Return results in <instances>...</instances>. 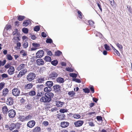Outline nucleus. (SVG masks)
I'll return each mask as SVG.
<instances>
[{
  "label": "nucleus",
  "mask_w": 132,
  "mask_h": 132,
  "mask_svg": "<svg viewBox=\"0 0 132 132\" xmlns=\"http://www.w3.org/2000/svg\"><path fill=\"white\" fill-rule=\"evenodd\" d=\"M54 96V94L52 92H47L45 94L44 96H42L39 101L41 102L49 103L51 101Z\"/></svg>",
  "instance_id": "nucleus-1"
},
{
  "label": "nucleus",
  "mask_w": 132,
  "mask_h": 132,
  "mask_svg": "<svg viewBox=\"0 0 132 132\" xmlns=\"http://www.w3.org/2000/svg\"><path fill=\"white\" fill-rule=\"evenodd\" d=\"M35 73L32 72L29 73L27 76V79L29 82H31L34 80L36 77Z\"/></svg>",
  "instance_id": "nucleus-2"
},
{
  "label": "nucleus",
  "mask_w": 132,
  "mask_h": 132,
  "mask_svg": "<svg viewBox=\"0 0 132 132\" xmlns=\"http://www.w3.org/2000/svg\"><path fill=\"white\" fill-rule=\"evenodd\" d=\"M20 90L18 88H14L12 90L13 95L15 96H19L20 93Z\"/></svg>",
  "instance_id": "nucleus-3"
},
{
  "label": "nucleus",
  "mask_w": 132,
  "mask_h": 132,
  "mask_svg": "<svg viewBox=\"0 0 132 132\" xmlns=\"http://www.w3.org/2000/svg\"><path fill=\"white\" fill-rule=\"evenodd\" d=\"M8 112L9 116L10 118H13L16 115L15 111L13 109L10 110Z\"/></svg>",
  "instance_id": "nucleus-4"
},
{
  "label": "nucleus",
  "mask_w": 132,
  "mask_h": 132,
  "mask_svg": "<svg viewBox=\"0 0 132 132\" xmlns=\"http://www.w3.org/2000/svg\"><path fill=\"white\" fill-rule=\"evenodd\" d=\"M53 90L55 92H59L61 91V87L60 85H56L53 86Z\"/></svg>",
  "instance_id": "nucleus-5"
},
{
  "label": "nucleus",
  "mask_w": 132,
  "mask_h": 132,
  "mask_svg": "<svg viewBox=\"0 0 132 132\" xmlns=\"http://www.w3.org/2000/svg\"><path fill=\"white\" fill-rule=\"evenodd\" d=\"M35 121L33 120H30L28 122L27 126L30 128H32L35 126Z\"/></svg>",
  "instance_id": "nucleus-6"
},
{
  "label": "nucleus",
  "mask_w": 132,
  "mask_h": 132,
  "mask_svg": "<svg viewBox=\"0 0 132 132\" xmlns=\"http://www.w3.org/2000/svg\"><path fill=\"white\" fill-rule=\"evenodd\" d=\"M44 52L42 50H39L36 53V57L37 58L42 57L44 55Z\"/></svg>",
  "instance_id": "nucleus-7"
},
{
  "label": "nucleus",
  "mask_w": 132,
  "mask_h": 132,
  "mask_svg": "<svg viewBox=\"0 0 132 132\" xmlns=\"http://www.w3.org/2000/svg\"><path fill=\"white\" fill-rule=\"evenodd\" d=\"M33 85L32 83H30L25 85L24 86V89L26 90H29L31 89Z\"/></svg>",
  "instance_id": "nucleus-8"
},
{
  "label": "nucleus",
  "mask_w": 132,
  "mask_h": 132,
  "mask_svg": "<svg viewBox=\"0 0 132 132\" xmlns=\"http://www.w3.org/2000/svg\"><path fill=\"white\" fill-rule=\"evenodd\" d=\"M69 125V123L67 121H63L61 122L60 125L61 127L63 128L68 127Z\"/></svg>",
  "instance_id": "nucleus-9"
},
{
  "label": "nucleus",
  "mask_w": 132,
  "mask_h": 132,
  "mask_svg": "<svg viewBox=\"0 0 132 132\" xmlns=\"http://www.w3.org/2000/svg\"><path fill=\"white\" fill-rule=\"evenodd\" d=\"M45 81V77L42 76L41 77H38L36 80V82L39 83H43Z\"/></svg>",
  "instance_id": "nucleus-10"
},
{
  "label": "nucleus",
  "mask_w": 132,
  "mask_h": 132,
  "mask_svg": "<svg viewBox=\"0 0 132 132\" xmlns=\"http://www.w3.org/2000/svg\"><path fill=\"white\" fill-rule=\"evenodd\" d=\"M84 123L82 120H79L74 122V125L76 127H79L81 126Z\"/></svg>",
  "instance_id": "nucleus-11"
},
{
  "label": "nucleus",
  "mask_w": 132,
  "mask_h": 132,
  "mask_svg": "<svg viewBox=\"0 0 132 132\" xmlns=\"http://www.w3.org/2000/svg\"><path fill=\"white\" fill-rule=\"evenodd\" d=\"M37 64L39 65H44V61L41 59H37L36 61Z\"/></svg>",
  "instance_id": "nucleus-12"
},
{
  "label": "nucleus",
  "mask_w": 132,
  "mask_h": 132,
  "mask_svg": "<svg viewBox=\"0 0 132 132\" xmlns=\"http://www.w3.org/2000/svg\"><path fill=\"white\" fill-rule=\"evenodd\" d=\"M13 103V99L11 97H10L8 98L6 101V103L9 105H12Z\"/></svg>",
  "instance_id": "nucleus-13"
},
{
  "label": "nucleus",
  "mask_w": 132,
  "mask_h": 132,
  "mask_svg": "<svg viewBox=\"0 0 132 132\" xmlns=\"http://www.w3.org/2000/svg\"><path fill=\"white\" fill-rule=\"evenodd\" d=\"M14 67L13 66H11L8 71L9 74L10 75L13 74L14 73Z\"/></svg>",
  "instance_id": "nucleus-14"
},
{
  "label": "nucleus",
  "mask_w": 132,
  "mask_h": 132,
  "mask_svg": "<svg viewBox=\"0 0 132 132\" xmlns=\"http://www.w3.org/2000/svg\"><path fill=\"white\" fill-rule=\"evenodd\" d=\"M57 117L60 120H63L65 118V116L64 114L59 113L57 114Z\"/></svg>",
  "instance_id": "nucleus-15"
},
{
  "label": "nucleus",
  "mask_w": 132,
  "mask_h": 132,
  "mask_svg": "<svg viewBox=\"0 0 132 132\" xmlns=\"http://www.w3.org/2000/svg\"><path fill=\"white\" fill-rule=\"evenodd\" d=\"M57 76V74L55 72H52L49 75V78L52 79H55Z\"/></svg>",
  "instance_id": "nucleus-16"
},
{
  "label": "nucleus",
  "mask_w": 132,
  "mask_h": 132,
  "mask_svg": "<svg viewBox=\"0 0 132 132\" xmlns=\"http://www.w3.org/2000/svg\"><path fill=\"white\" fill-rule=\"evenodd\" d=\"M56 105L57 107H62L64 104V103L60 101H56Z\"/></svg>",
  "instance_id": "nucleus-17"
},
{
  "label": "nucleus",
  "mask_w": 132,
  "mask_h": 132,
  "mask_svg": "<svg viewBox=\"0 0 132 132\" xmlns=\"http://www.w3.org/2000/svg\"><path fill=\"white\" fill-rule=\"evenodd\" d=\"M46 85L49 87V88H51L53 84V82L51 81H48L46 82L45 83Z\"/></svg>",
  "instance_id": "nucleus-18"
},
{
  "label": "nucleus",
  "mask_w": 132,
  "mask_h": 132,
  "mask_svg": "<svg viewBox=\"0 0 132 132\" xmlns=\"http://www.w3.org/2000/svg\"><path fill=\"white\" fill-rule=\"evenodd\" d=\"M36 92L35 90H31L28 93L29 96H33L36 95Z\"/></svg>",
  "instance_id": "nucleus-19"
},
{
  "label": "nucleus",
  "mask_w": 132,
  "mask_h": 132,
  "mask_svg": "<svg viewBox=\"0 0 132 132\" xmlns=\"http://www.w3.org/2000/svg\"><path fill=\"white\" fill-rule=\"evenodd\" d=\"M2 111L4 114H6L7 113L8 111V109L7 107L6 106H3L2 107Z\"/></svg>",
  "instance_id": "nucleus-20"
},
{
  "label": "nucleus",
  "mask_w": 132,
  "mask_h": 132,
  "mask_svg": "<svg viewBox=\"0 0 132 132\" xmlns=\"http://www.w3.org/2000/svg\"><path fill=\"white\" fill-rule=\"evenodd\" d=\"M9 90L7 88H4L3 91V95L4 96H6L8 94Z\"/></svg>",
  "instance_id": "nucleus-21"
},
{
  "label": "nucleus",
  "mask_w": 132,
  "mask_h": 132,
  "mask_svg": "<svg viewBox=\"0 0 132 132\" xmlns=\"http://www.w3.org/2000/svg\"><path fill=\"white\" fill-rule=\"evenodd\" d=\"M57 82L59 83H63L64 82V79L61 77H59L56 79Z\"/></svg>",
  "instance_id": "nucleus-22"
},
{
  "label": "nucleus",
  "mask_w": 132,
  "mask_h": 132,
  "mask_svg": "<svg viewBox=\"0 0 132 132\" xmlns=\"http://www.w3.org/2000/svg\"><path fill=\"white\" fill-rule=\"evenodd\" d=\"M25 66V64H21L17 67V70L18 71H19L21 70L24 68Z\"/></svg>",
  "instance_id": "nucleus-23"
},
{
  "label": "nucleus",
  "mask_w": 132,
  "mask_h": 132,
  "mask_svg": "<svg viewBox=\"0 0 132 132\" xmlns=\"http://www.w3.org/2000/svg\"><path fill=\"white\" fill-rule=\"evenodd\" d=\"M43 95V91L38 90L37 95V96L41 97Z\"/></svg>",
  "instance_id": "nucleus-24"
},
{
  "label": "nucleus",
  "mask_w": 132,
  "mask_h": 132,
  "mask_svg": "<svg viewBox=\"0 0 132 132\" xmlns=\"http://www.w3.org/2000/svg\"><path fill=\"white\" fill-rule=\"evenodd\" d=\"M40 128L37 126L33 129L32 132H40Z\"/></svg>",
  "instance_id": "nucleus-25"
},
{
  "label": "nucleus",
  "mask_w": 132,
  "mask_h": 132,
  "mask_svg": "<svg viewBox=\"0 0 132 132\" xmlns=\"http://www.w3.org/2000/svg\"><path fill=\"white\" fill-rule=\"evenodd\" d=\"M30 22V21L28 20H27L24 21L23 23V26L25 27L27 26L29 24Z\"/></svg>",
  "instance_id": "nucleus-26"
},
{
  "label": "nucleus",
  "mask_w": 132,
  "mask_h": 132,
  "mask_svg": "<svg viewBox=\"0 0 132 132\" xmlns=\"http://www.w3.org/2000/svg\"><path fill=\"white\" fill-rule=\"evenodd\" d=\"M44 87V85L43 84L38 85L37 86V88H38V90H40L42 91L43 90Z\"/></svg>",
  "instance_id": "nucleus-27"
},
{
  "label": "nucleus",
  "mask_w": 132,
  "mask_h": 132,
  "mask_svg": "<svg viewBox=\"0 0 132 132\" xmlns=\"http://www.w3.org/2000/svg\"><path fill=\"white\" fill-rule=\"evenodd\" d=\"M78 10V17L80 20H81L82 18V14L80 11L79 10Z\"/></svg>",
  "instance_id": "nucleus-28"
},
{
  "label": "nucleus",
  "mask_w": 132,
  "mask_h": 132,
  "mask_svg": "<svg viewBox=\"0 0 132 132\" xmlns=\"http://www.w3.org/2000/svg\"><path fill=\"white\" fill-rule=\"evenodd\" d=\"M9 127L10 130L11 131H12L14 129L15 127V124L13 123H12L10 125Z\"/></svg>",
  "instance_id": "nucleus-29"
},
{
  "label": "nucleus",
  "mask_w": 132,
  "mask_h": 132,
  "mask_svg": "<svg viewBox=\"0 0 132 132\" xmlns=\"http://www.w3.org/2000/svg\"><path fill=\"white\" fill-rule=\"evenodd\" d=\"M68 94L70 97H73L75 95V93L73 91H70L68 92Z\"/></svg>",
  "instance_id": "nucleus-30"
},
{
  "label": "nucleus",
  "mask_w": 132,
  "mask_h": 132,
  "mask_svg": "<svg viewBox=\"0 0 132 132\" xmlns=\"http://www.w3.org/2000/svg\"><path fill=\"white\" fill-rule=\"evenodd\" d=\"M44 60L47 62H51V58L48 56H46L44 57Z\"/></svg>",
  "instance_id": "nucleus-31"
},
{
  "label": "nucleus",
  "mask_w": 132,
  "mask_h": 132,
  "mask_svg": "<svg viewBox=\"0 0 132 132\" xmlns=\"http://www.w3.org/2000/svg\"><path fill=\"white\" fill-rule=\"evenodd\" d=\"M116 45L119 48L120 50H122L123 48V46L120 44H119L118 43L116 44Z\"/></svg>",
  "instance_id": "nucleus-32"
},
{
  "label": "nucleus",
  "mask_w": 132,
  "mask_h": 132,
  "mask_svg": "<svg viewBox=\"0 0 132 132\" xmlns=\"http://www.w3.org/2000/svg\"><path fill=\"white\" fill-rule=\"evenodd\" d=\"M51 88H49V87H46L44 89V91L45 92H50L51 91Z\"/></svg>",
  "instance_id": "nucleus-33"
},
{
  "label": "nucleus",
  "mask_w": 132,
  "mask_h": 132,
  "mask_svg": "<svg viewBox=\"0 0 132 132\" xmlns=\"http://www.w3.org/2000/svg\"><path fill=\"white\" fill-rule=\"evenodd\" d=\"M18 19L19 21L22 20L25 18V16H23L19 15L18 16Z\"/></svg>",
  "instance_id": "nucleus-34"
},
{
  "label": "nucleus",
  "mask_w": 132,
  "mask_h": 132,
  "mask_svg": "<svg viewBox=\"0 0 132 132\" xmlns=\"http://www.w3.org/2000/svg\"><path fill=\"white\" fill-rule=\"evenodd\" d=\"M22 30L23 33L25 34H27L28 33L29 30L27 28H24L22 29Z\"/></svg>",
  "instance_id": "nucleus-35"
},
{
  "label": "nucleus",
  "mask_w": 132,
  "mask_h": 132,
  "mask_svg": "<svg viewBox=\"0 0 132 132\" xmlns=\"http://www.w3.org/2000/svg\"><path fill=\"white\" fill-rule=\"evenodd\" d=\"M21 46V44L20 42L17 43L16 44V46H15L16 50H19Z\"/></svg>",
  "instance_id": "nucleus-36"
},
{
  "label": "nucleus",
  "mask_w": 132,
  "mask_h": 132,
  "mask_svg": "<svg viewBox=\"0 0 132 132\" xmlns=\"http://www.w3.org/2000/svg\"><path fill=\"white\" fill-rule=\"evenodd\" d=\"M58 63V62L56 60H54L51 62V64L54 66H56Z\"/></svg>",
  "instance_id": "nucleus-37"
},
{
  "label": "nucleus",
  "mask_w": 132,
  "mask_h": 132,
  "mask_svg": "<svg viewBox=\"0 0 132 132\" xmlns=\"http://www.w3.org/2000/svg\"><path fill=\"white\" fill-rule=\"evenodd\" d=\"M20 53L23 56H26L27 55V52L23 50H22L20 51Z\"/></svg>",
  "instance_id": "nucleus-38"
},
{
  "label": "nucleus",
  "mask_w": 132,
  "mask_h": 132,
  "mask_svg": "<svg viewBox=\"0 0 132 132\" xmlns=\"http://www.w3.org/2000/svg\"><path fill=\"white\" fill-rule=\"evenodd\" d=\"M20 120L22 122L26 121V117L23 116H20L19 117Z\"/></svg>",
  "instance_id": "nucleus-39"
},
{
  "label": "nucleus",
  "mask_w": 132,
  "mask_h": 132,
  "mask_svg": "<svg viewBox=\"0 0 132 132\" xmlns=\"http://www.w3.org/2000/svg\"><path fill=\"white\" fill-rule=\"evenodd\" d=\"M70 76L73 78H76L77 76V75L75 73H70L69 74Z\"/></svg>",
  "instance_id": "nucleus-40"
},
{
  "label": "nucleus",
  "mask_w": 132,
  "mask_h": 132,
  "mask_svg": "<svg viewBox=\"0 0 132 132\" xmlns=\"http://www.w3.org/2000/svg\"><path fill=\"white\" fill-rule=\"evenodd\" d=\"M112 48L113 50L114 51L116 54L118 55L119 56L120 55V53L113 46H112Z\"/></svg>",
  "instance_id": "nucleus-41"
},
{
  "label": "nucleus",
  "mask_w": 132,
  "mask_h": 132,
  "mask_svg": "<svg viewBox=\"0 0 132 132\" xmlns=\"http://www.w3.org/2000/svg\"><path fill=\"white\" fill-rule=\"evenodd\" d=\"M66 70L69 72H73V69L71 68L68 67L66 68L65 69Z\"/></svg>",
  "instance_id": "nucleus-42"
},
{
  "label": "nucleus",
  "mask_w": 132,
  "mask_h": 132,
  "mask_svg": "<svg viewBox=\"0 0 132 132\" xmlns=\"http://www.w3.org/2000/svg\"><path fill=\"white\" fill-rule=\"evenodd\" d=\"M28 43L26 41H25L23 45V46L24 48H26L28 46Z\"/></svg>",
  "instance_id": "nucleus-43"
},
{
  "label": "nucleus",
  "mask_w": 132,
  "mask_h": 132,
  "mask_svg": "<svg viewBox=\"0 0 132 132\" xmlns=\"http://www.w3.org/2000/svg\"><path fill=\"white\" fill-rule=\"evenodd\" d=\"M62 54L61 52L59 51H57L55 53V55L56 56H59Z\"/></svg>",
  "instance_id": "nucleus-44"
},
{
  "label": "nucleus",
  "mask_w": 132,
  "mask_h": 132,
  "mask_svg": "<svg viewBox=\"0 0 132 132\" xmlns=\"http://www.w3.org/2000/svg\"><path fill=\"white\" fill-rule=\"evenodd\" d=\"M40 29V27L38 26H35L34 29V30L36 31H39Z\"/></svg>",
  "instance_id": "nucleus-45"
},
{
  "label": "nucleus",
  "mask_w": 132,
  "mask_h": 132,
  "mask_svg": "<svg viewBox=\"0 0 132 132\" xmlns=\"http://www.w3.org/2000/svg\"><path fill=\"white\" fill-rule=\"evenodd\" d=\"M26 117V121H27L30 120L32 118V116L31 115H29Z\"/></svg>",
  "instance_id": "nucleus-46"
},
{
  "label": "nucleus",
  "mask_w": 132,
  "mask_h": 132,
  "mask_svg": "<svg viewBox=\"0 0 132 132\" xmlns=\"http://www.w3.org/2000/svg\"><path fill=\"white\" fill-rule=\"evenodd\" d=\"M7 59L9 60H12L13 59V57L10 54L7 55Z\"/></svg>",
  "instance_id": "nucleus-47"
},
{
  "label": "nucleus",
  "mask_w": 132,
  "mask_h": 132,
  "mask_svg": "<svg viewBox=\"0 0 132 132\" xmlns=\"http://www.w3.org/2000/svg\"><path fill=\"white\" fill-rule=\"evenodd\" d=\"M83 90L84 91V92L86 93H89L90 92V90L89 89L87 88H83Z\"/></svg>",
  "instance_id": "nucleus-48"
},
{
  "label": "nucleus",
  "mask_w": 132,
  "mask_h": 132,
  "mask_svg": "<svg viewBox=\"0 0 132 132\" xmlns=\"http://www.w3.org/2000/svg\"><path fill=\"white\" fill-rule=\"evenodd\" d=\"M104 48L106 50H110V48L109 46L107 44H105L104 45Z\"/></svg>",
  "instance_id": "nucleus-49"
},
{
  "label": "nucleus",
  "mask_w": 132,
  "mask_h": 132,
  "mask_svg": "<svg viewBox=\"0 0 132 132\" xmlns=\"http://www.w3.org/2000/svg\"><path fill=\"white\" fill-rule=\"evenodd\" d=\"M21 124L19 123H17L15 124V128L17 129H19L20 127Z\"/></svg>",
  "instance_id": "nucleus-50"
},
{
  "label": "nucleus",
  "mask_w": 132,
  "mask_h": 132,
  "mask_svg": "<svg viewBox=\"0 0 132 132\" xmlns=\"http://www.w3.org/2000/svg\"><path fill=\"white\" fill-rule=\"evenodd\" d=\"M46 42L47 43L51 44L53 42V41L51 38H48L46 40Z\"/></svg>",
  "instance_id": "nucleus-51"
},
{
  "label": "nucleus",
  "mask_w": 132,
  "mask_h": 132,
  "mask_svg": "<svg viewBox=\"0 0 132 132\" xmlns=\"http://www.w3.org/2000/svg\"><path fill=\"white\" fill-rule=\"evenodd\" d=\"M23 75H24V74H23V73L21 71L19 72V74L18 75L17 77L18 78H20L22 77Z\"/></svg>",
  "instance_id": "nucleus-52"
},
{
  "label": "nucleus",
  "mask_w": 132,
  "mask_h": 132,
  "mask_svg": "<svg viewBox=\"0 0 132 132\" xmlns=\"http://www.w3.org/2000/svg\"><path fill=\"white\" fill-rule=\"evenodd\" d=\"M68 111V110L67 109H61L59 111L62 113H64L65 112H67Z\"/></svg>",
  "instance_id": "nucleus-53"
},
{
  "label": "nucleus",
  "mask_w": 132,
  "mask_h": 132,
  "mask_svg": "<svg viewBox=\"0 0 132 132\" xmlns=\"http://www.w3.org/2000/svg\"><path fill=\"white\" fill-rule=\"evenodd\" d=\"M5 85V84L3 82H1L0 83V91L3 88Z\"/></svg>",
  "instance_id": "nucleus-54"
},
{
  "label": "nucleus",
  "mask_w": 132,
  "mask_h": 132,
  "mask_svg": "<svg viewBox=\"0 0 132 132\" xmlns=\"http://www.w3.org/2000/svg\"><path fill=\"white\" fill-rule=\"evenodd\" d=\"M6 61L5 60H4L3 62L0 60V66H1V65H4L5 64Z\"/></svg>",
  "instance_id": "nucleus-55"
},
{
  "label": "nucleus",
  "mask_w": 132,
  "mask_h": 132,
  "mask_svg": "<svg viewBox=\"0 0 132 132\" xmlns=\"http://www.w3.org/2000/svg\"><path fill=\"white\" fill-rule=\"evenodd\" d=\"M96 119L98 121H102V118L101 116H97Z\"/></svg>",
  "instance_id": "nucleus-56"
},
{
  "label": "nucleus",
  "mask_w": 132,
  "mask_h": 132,
  "mask_svg": "<svg viewBox=\"0 0 132 132\" xmlns=\"http://www.w3.org/2000/svg\"><path fill=\"white\" fill-rule=\"evenodd\" d=\"M42 124L45 126H47L48 125L49 123L47 121H44L43 122Z\"/></svg>",
  "instance_id": "nucleus-57"
},
{
  "label": "nucleus",
  "mask_w": 132,
  "mask_h": 132,
  "mask_svg": "<svg viewBox=\"0 0 132 132\" xmlns=\"http://www.w3.org/2000/svg\"><path fill=\"white\" fill-rule=\"evenodd\" d=\"M11 25H7L5 29L6 30H7L10 29L11 28Z\"/></svg>",
  "instance_id": "nucleus-58"
},
{
  "label": "nucleus",
  "mask_w": 132,
  "mask_h": 132,
  "mask_svg": "<svg viewBox=\"0 0 132 132\" xmlns=\"http://www.w3.org/2000/svg\"><path fill=\"white\" fill-rule=\"evenodd\" d=\"M26 108L27 109L29 110L31 109V105L30 104H27L26 106Z\"/></svg>",
  "instance_id": "nucleus-59"
},
{
  "label": "nucleus",
  "mask_w": 132,
  "mask_h": 132,
  "mask_svg": "<svg viewBox=\"0 0 132 132\" xmlns=\"http://www.w3.org/2000/svg\"><path fill=\"white\" fill-rule=\"evenodd\" d=\"M41 35L44 38H45L47 36V35L46 33L44 32H42L41 33Z\"/></svg>",
  "instance_id": "nucleus-60"
},
{
  "label": "nucleus",
  "mask_w": 132,
  "mask_h": 132,
  "mask_svg": "<svg viewBox=\"0 0 132 132\" xmlns=\"http://www.w3.org/2000/svg\"><path fill=\"white\" fill-rule=\"evenodd\" d=\"M89 126H95L93 122L92 121H89L88 122Z\"/></svg>",
  "instance_id": "nucleus-61"
},
{
  "label": "nucleus",
  "mask_w": 132,
  "mask_h": 132,
  "mask_svg": "<svg viewBox=\"0 0 132 132\" xmlns=\"http://www.w3.org/2000/svg\"><path fill=\"white\" fill-rule=\"evenodd\" d=\"M11 64L10 63H7L5 66V67L6 68H8L11 67Z\"/></svg>",
  "instance_id": "nucleus-62"
},
{
  "label": "nucleus",
  "mask_w": 132,
  "mask_h": 132,
  "mask_svg": "<svg viewBox=\"0 0 132 132\" xmlns=\"http://www.w3.org/2000/svg\"><path fill=\"white\" fill-rule=\"evenodd\" d=\"M90 89L92 93H94V89L93 86H92L90 88Z\"/></svg>",
  "instance_id": "nucleus-63"
},
{
  "label": "nucleus",
  "mask_w": 132,
  "mask_h": 132,
  "mask_svg": "<svg viewBox=\"0 0 132 132\" xmlns=\"http://www.w3.org/2000/svg\"><path fill=\"white\" fill-rule=\"evenodd\" d=\"M47 54L50 56H51L52 55V54L50 51H47Z\"/></svg>",
  "instance_id": "nucleus-64"
}]
</instances>
